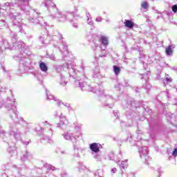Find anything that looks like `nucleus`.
Here are the masks:
<instances>
[{"instance_id":"nucleus-30","label":"nucleus","mask_w":177,"mask_h":177,"mask_svg":"<svg viewBox=\"0 0 177 177\" xmlns=\"http://www.w3.org/2000/svg\"><path fill=\"white\" fill-rule=\"evenodd\" d=\"M109 160H111V161H114L115 162H120V160H117L115 159V158H114V153H111L109 154Z\"/></svg>"},{"instance_id":"nucleus-60","label":"nucleus","mask_w":177,"mask_h":177,"mask_svg":"<svg viewBox=\"0 0 177 177\" xmlns=\"http://www.w3.org/2000/svg\"><path fill=\"white\" fill-rule=\"evenodd\" d=\"M144 77H145V74H142V77H141V80H143Z\"/></svg>"},{"instance_id":"nucleus-3","label":"nucleus","mask_w":177,"mask_h":177,"mask_svg":"<svg viewBox=\"0 0 177 177\" xmlns=\"http://www.w3.org/2000/svg\"><path fill=\"white\" fill-rule=\"evenodd\" d=\"M17 35H14L12 39V46L8 40L3 37H0V52H3V50H6V49H17L21 50V55H19L20 58L19 63L20 65L24 67V71L27 70V64H28V62L30 59H28V56L30 53H28V50L24 48L26 44L23 41H17Z\"/></svg>"},{"instance_id":"nucleus-48","label":"nucleus","mask_w":177,"mask_h":177,"mask_svg":"<svg viewBox=\"0 0 177 177\" xmlns=\"http://www.w3.org/2000/svg\"><path fill=\"white\" fill-rule=\"evenodd\" d=\"M86 16L87 19H91V14H89V12H86Z\"/></svg>"},{"instance_id":"nucleus-46","label":"nucleus","mask_w":177,"mask_h":177,"mask_svg":"<svg viewBox=\"0 0 177 177\" xmlns=\"http://www.w3.org/2000/svg\"><path fill=\"white\" fill-rule=\"evenodd\" d=\"M43 124L44 125H48V127H50V124L48 122V121L43 122Z\"/></svg>"},{"instance_id":"nucleus-19","label":"nucleus","mask_w":177,"mask_h":177,"mask_svg":"<svg viewBox=\"0 0 177 177\" xmlns=\"http://www.w3.org/2000/svg\"><path fill=\"white\" fill-rule=\"evenodd\" d=\"M8 134L5 131L0 129V138H1L3 142H8Z\"/></svg>"},{"instance_id":"nucleus-29","label":"nucleus","mask_w":177,"mask_h":177,"mask_svg":"<svg viewBox=\"0 0 177 177\" xmlns=\"http://www.w3.org/2000/svg\"><path fill=\"white\" fill-rule=\"evenodd\" d=\"M141 8L144 9V12H146V10L149 8V3L146 1H144L141 3Z\"/></svg>"},{"instance_id":"nucleus-10","label":"nucleus","mask_w":177,"mask_h":177,"mask_svg":"<svg viewBox=\"0 0 177 177\" xmlns=\"http://www.w3.org/2000/svg\"><path fill=\"white\" fill-rule=\"evenodd\" d=\"M65 66H66V71L68 70L70 77L77 78V72L75 71V68H74V63L69 61L68 62L65 63Z\"/></svg>"},{"instance_id":"nucleus-39","label":"nucleus","mask_w":177,"mask_h":177,"mask_svg":"<svg viewBox=\"0 0 177 177\" xmlns=\"http://www.w3.org/2000/svg\"><path fill=\"white\" fill-rule=\"evenodd\" d=\"M49 59L51 60H55V55L53 54H50L48 55Z\"/></svg>"},{"instance_id":"nucleus-22","label":"nucleus","mask_w":177,"mask_h":177,"mask_svg":"<svg viewBox=\"0 0 177 177\" xmlns=\"http://www.w3.org/2000/svg\"><path fill=\"white\" fill-rule=\"evenodd\" d=\"M58 82L59 85H62L63 86L67 85V80H66V77L63 75H60V78L58 80Z\"/></svg>"},{"instance_id":"nucleus-52","label":"nucleus","mask_w":177,"mask_h":177,"mask_svg":"<svg viewBox=\"0 0 177 177\" xmlns=\"http://www.w3.org/2000/svg\"><path fill=\"white\" fill-rule=\"evenodd\" d=\"M48 143H53V140H52L50 138H48Z\"/></svg>"},{"instance_id":"nucleus-11","label":"nucleus","mask_w":177,"mask_h":177,"mask_svg":"<svg viewBox=\"0 0 177 177\" xmlns=\"http://www.w3.org/2000/svg\"><path fill=\"white\" fill-rule=\"evenodd\" d=\"M56 116L59 115V118L60 119L59 122L57 124V128H59V129H64V127L66 125H68V120H67V116L59 114L55 115Z\"/></svg>"},{"instance_id":"nucleus-41","label":"nucleus","mask_w":177,"mask_h":177,"mask_svg":"<svg viewBox=\"0 0 177 177\" xmlns=\"http://www.w3.org/2000/svg\"><path fill=\"white\" fill-rule=\"evenodd\" d=\"M102 20H103V19L101 17H98L95 19V21L97 22H100V21H102Z\"/></svg>"},{"instance_id":"nucleus-25","label":"nucleus","mask_w":177,"mask_h":177,"mask_svg":"<svg viewBox=\"0 0 177 177\" xmlns=\"http://www.w3.org/2000/svg\"><path fill=\"white\" fill-rule=\"evenodd\" d=\"M124 26L125 27H127V28H133L135 24H133V22L129 19H126L124 21Z\"/></svg>"},{"instance_id":"nucleus-59","label":"nucleus","mask_w":177,"mask_h":177,"mask_svg":"<svg viewBox=\"0 0 177 177\" xmlns=\"http://www.w3.org/2000/svg\"><path fill=\"white\" fill-rule=\"evenodd\" d=\"M55 48H60L58 45H57V46H55Z\"/></svg>"},{"instance_id":"nucleus-54","label":"nucleus","mask_w":177,"mask_h":177,"mask_svg":"<svg viewBox=\"0 0 177 177\" xmlns=\"http://www.w3.org/2000/svg\"><path fill=\"white\" fill-rule=\"evenodd\" d=\"M1 68H2L3 71H4V73L6 71L5 70V66H1Z\"/></svg>"},{"instance_id":"nucleus-23","label":"nucleus","mask_w":177,"mask_h":177,"mask_svg":"<svg viewBox=\"0 0 177 177\" xmlns=\"http://www.w3.org/2000/svg\"><path fill=\"white\" fill-rule=\"evenodd\" d=\"M174 48H175V46L174 45H170L167 48H166V50H165L166 55L167 56H172V53H174V50H172V49H174Z\"/></svg>"},{"instance_id":"nucleus-13","label":"nucleus","mask_w":177,"mask_h":177,"mask_svg":"<svg viewBox=\"0 0 177 177\" xmlns=\"http://www.w3.org/2000/svg\"><path fill=\"white\" fill-rule=\"evenodd\" d=\"M89 147L90 150H91V151L93 153H97L99 151H100V145L96 142L90 144Z\"/></svg>"},{"instance_id":"nucleus-37","label":"nucleus","mask_w":177,"mask_h":177,"mask_svg":"<svg viewBox=\"0 0 177 177\" xmlns=\"http://www.w3.org/2000/svg\"><path fill=\"white\" fill-rule=\"evenodd\" d=\"M174 157H177V148L174 149L172 153Z\"/></svg>"},{"instance_id":"nucleus-62","label":"nucleus","mask_w":177,"mask_h":177,"mask_svg":"<svg viewBox=\"0 0 177 177\" xmlns=\"http://www.w3.org/2000/svg\"><path fill=\"white\" fill-rule=\"evenodd\" d=\"M21 10H24V8L23 7H21Z\"/></svg>"},{"instance_id":"nucleus-38","label":"nucleus","mask_w":177,"mask_h":177,"mask_svg":"<svg viewBox=\"0 0 177 177\" xmlns=\"http://www.w3.org/2000/svg\"><path fill=\"white\" fill-rule=\"evenodd\" d=\"M113 114L115 115V117H116V118H118V115H119V113H118V111H113Z\"/></svg>"},{"instance_id":"nucleus-31","label":"nucleus","mask_w":177,"mask_h":177,"mask_svg":"<svg viewBox=\"0 0 177 177\" xmlns=\"http://www.w3.org/2000/svg\"><path fill=\"white\" fill-rule=\"evenodd\" d=\"M56 114H57V116H56ZM60 114H61V116H62L63 115V113H62V111H56L55 112V113H54V117H55V118H59V115H60Z\"/></svg>"},{"instance_id":"nucleus-35","label":"nucleus","mask_w":177,"mask_h":177,"mask_svg":"<svg viewBox=\"0 0 177 177\" xmlns=\"http://www.w3.org/2000/svg\"><path fill=\"white\" fill-rule=\"evenodd\" d=\"M87 24H89V26H92V24H93V21H92V18L87 19Z\"/></svg>"},{"instance_id":"nucleus-2","label":"nucleus","mask_w":177,"mask_h":177,"mask_svg":"<svg viewBox=\"0 0 177 177\" xmlns=\"http://www.w3.org/2000/svg\"><path fill=\"white\" fill-rule=\"evenodd\" d=\"M82 70L83 74L80 79L77 78L78 80L75 81V85L77 88H81L82 91H88L89 92L97 93V95L100 96V100L103 107H109V109H113L114 103L117 102V99L113 97L110 95L104 94V91L100 89V86H99V84L93 88L91 85L84 83L82 80H85V78L88 79L89 74L88 73V70H89V68L86 66H82Z\"/></svg>"},{"instance_id":"nucleus-5","label":"nucleus","mask_w":177,"mask_h":177,"mask_svg":"<svg viewBox=\"0 0 177 177\" xmlns=\"http://www.w3.org/2000/svg\"><path fill=\"white\" fill-rule=\"evenodd\" d=\"M45 6L48 8V10L50 12L51 17L54 19H57V21L61 23H64V21H71L74 15L68 12H62L60 10H57L56 8V4L52 2V0H45Z\"/></svg>"},{"instance_id":"nucleus-20","label":"nucleus","mask_w":177,"mask_h":177,"mask_svg":"<svg viewBox=\"0 0 177 177\" xmlns=\"http://www.w3.org/2000/svg\"><path fill=\"white\" fill-rule=\"evenodd\" d=\"M39 68L41 70V71H42V73H48V65H46V64L45 62H39Z\"/></svg>"},{"instance_id":"nucleus-6","label":"nucleus","mask_w":177,"mask_h":177,"mask_svg":"<svg viewBox=\"0 0 177 177\" xmlns=\"http://www.w3.org/2000/svg\"><path fill=\"white\" fill-rule=\"evenodd\" d=\"M63 138L65 139V140H69L70 142H72L73 144V148L75 150L77 149V147L75 146V143H77V140L80 136H82V133L80 132L71 133L70 131H66L62 134Z\"/></svg>"},{"instance_id":"nucleus-58","label":"nucleus","mask_w":177,"mask_h":177,"mask_svg":"<svg viewBox=\"0 0 177 177\" xmlns=\"http://www.w3.org/2000/svg\"><path fill=\"white\" fill-rule=\"evenodd\" d=\"M75 157H80V153H77L75 154Z\"/></svg>"},{"instance_id":"nucleus-44","label":"nucleus","mask_w":177,"mask_h":177,"mask_svg":"<svg viewBox=\"0 0 177 177\" xmlns=\"http://www.w3.org/2000/svg\"><path fill=\"white\" fill-rule=\"evenodd\" d=\"M173 104H174V106H177V99H176V98H174V99Z\"/></svg>"},{"instance_id":"nucleus-55","label":"nucleus","mask_w":177,"mask_h":177,"mask_svg":"<svg viewBox=\"0 0 177 177\" xmlns=\"http://www.w3.org/2000/svg\"><path fill=\"white\" fill-rule=\"evenodd\" d=\"M124 82H125V86H129V84H128V82L125 81Z\"/></svg>"},{"instance_id":"nucleus-18","label":"nucleus","mask_w":177,"mask_h":177,"mask_svg":"<svg viewBox=\"0 0 177 177\" xmlns=\"http://www.w3.org/2000/svg\"><path fill=\"white\" fill-rule=\"evenodd\" d=\"M45 168L47 169V172L48 174H52L53 171H59V169L52 166L51 165H49L48 163H46L44 165Z\"/></svg>"},{"instance_id":"nucleus-50","label":"nucleus","mask_w":177,"mask_h":177,"mask_svg":"<svg viewBox=\"0 0 177 177\" xmlns=\"http://www.w3.org/2000/svg\"><path fill=\"white\" fill-rule=\"evenodd\" d=\"M74 28H78V25L77 24H73Z\"/></svg>"},{"instance_id":"nucleus-42","label":"nucleus","mask_w":177,"mask_h":177,"mask_svg":"<svg viewBox=\"0 0 177 177\" xmlns=\"http://www.w3.org/2000/svg\"><path fill=\"white\" fill-rule=\"evenodd\" d=\"M147 86H145V89H147V90L150 89L151 86H150V84H149L148 82H147Z\"/></svg>"},{"instance_id":"nucleus-28","label":"nucleus","mask_w":177,"mask_h":177,"mask_svg":"<svg viewBox=\"0 0 177 177\" xmlns=\"http://www.w3.org/2000/svg\"><path fill=\"white\" fill-rule=\"evenodd\" d=\"M120 167L122 169H125V168H128V160L122 161Z\"/></svg>"},{"instance_id":"nucleus-64","label":"nucleus","mask_w":177,"mask_h":177,"mask_svg":"<svg viewBox=\"0 0 177 177\" xmlns=\"http://www.w3.org/2000/svg\"><path fill=\"white\" fill-rule=\"evenodd\" d=\"M140 139H142V137H139L138 140H140Z\"/></svg>"},{"instance_id":"nucleus-32","label":"nucleus","mask_w":177,"mask_h":177,"mask_svg":"<svg viewBox=\"0 0 177 177\" xmlns=\"http://www.w3.org/2000/svg\"><path fill=\"white\" fill-rule=\"evenodd\" d=\"M7 27L6 21L3 19L0 20V27Z\"/></svg>"},{"instance_id":"nucleus-17","label":"nucleus","mask_w":177,"mask_h":177,"mask_svg":"<svg viewBox=\"0 0 177 177\" xmlns=\"http://www.w3.org/2000/svg\"><path fill=\"white\" fill-rule=\"evenodd\" d=\"M77 168L79 172H82V171H84L86 174H91V172H89V169H88V168L84 165V163L81 162H79Z\"/></svg>"},{"instance_id":"nucleus-27","label":"nucleus","mask_w":177,"mask_h":177,"mask_svg":"<svg viewBox=\"0 0 177 177\" xmlns=\"http://www.w3.org/2000/svg\"><path fill=\"white\" fill-rule=\"evenodd\" d=\"M113 73H115V75H120V73H121V68L117 65H114L113 66Z\"/></svg>"},{"instance_id":"nucleus-26","label":"nucleus","mask_w":177,"mask_h":177,"mask_svg":"<svg viewBox=\"0 0 177 177\" xmlns=\"http://www.w3.org/2000/svg\"><path fill=\"white\" fill-rule=\"evenodd\" d=\"M93 78H97V80H102V78H103V76H102V75H100V71H99V70H95L93 72Z\"/></svg>"},{"instance_id":"nucleus-45","label":"nucleus","mask_w":177,"mask_h":177,"mask_svg":"<svg viewBox=\"0 0 177 177\" xmlns=\"http://www.w3.org/2000/svg\"><path fill=\"white\" fill-rule=\"evenodd\" d=\"M144 109L147 113H151V109H149V108H146V109L144 108Z\"/></svg>"},{"instance_id":"nucleus-8","label":"nucleus","mask_w":177,"mask_h":177,"mask_svg":"<svg viewBox=\"0 0 177 177\" xmlns=\"http://www.w3.org/2000/svg\"><path fill=\"white\" fill-rule=\"evenodd\" d=\"M138 152L140 158H142V160H144L146 164L149 165V161L151 160V158H150V156H149V149L147 148V147L144 146L141 148H139Z\"/></svg>"},{"instance_id":"nucleus-14","label":"nucleus","mask_w":177,"mask_h":177,"mask_svg":"<svg viewBox=\"0 0 177 177\" xmlns=\"http://www.w3.org/2000/svg\"><path fill=\"white\" fill-rule=\"evenodd\" d=\"M28 160H32V155L28 151H24L21 156V160L27 161Z\"/></svg>"},{"instance_id":"nucleus-4","label":"nucleus","mask_w":177,"mask_h":177,"mask_svg":"<svg viewBox=\"0 0 177 177\" xmlns=\"http://www.w3.org/2000/svg\"><path fill=\"white\" fill-rule=\"evenodd\" d=\"M17 6L16 3H9L7 2L3 4L1 10H5L7 13V15L10 17L12 21L13 26H16L18 27L19 31L23 30V26L21 23V13L17 12L15 11V8Z\"/></svg>"},{"instance_id":"nucleus-43","label":"nucleus","mask_w":177,"mask_h":177,"mask_svg":"<svg viewBox=\"0 0 177 177\" xmlns=\"http://www.w3.org/2000/svg\"><path fill=\"white\" fill-rule=\"evenodd\" d=\"M142 133H143V131H142V130H140V129L137 130V134L138 135H142Z\"/></svg>"},{"instance_id":"nucleus-21","label":"nucleus","mask_w":177,"mask_h":177,"mask_svg":"<svg viewBox=\"0 0 177 177\" xmlns=\"http://www.w3.org/2000/svg\"><path fill=\"white\" fill-rule=\"evenodd\" d=\"M7 151L9 152L11 156H16L17 154V151L16 149V147H8Z\"/></svg>"},{"instance_id":"nucleus-34","label":"nucleus","mask_w":177,"mask_h":177,"mask_svg":"<svg viewBox=\"0 0 177 177\" xmlns=\"http://www.w3.org/2000/svg\"><path fill=\"white\" fill-rule=\"evenodd\" d=\"M171 10H172V12H174V13H176V12H177V5L172 6Z\"/></svg>"},{"instance_id":"nucleus-15","label":"nucleus","mask_w":177,"mask_h":177,"mask_svg":"<svg viewBox=\"0 0 177 177\" xmlns=\"http://www.w3.org/2000/svg\"><path fill=\"white\" fill-rule=\"evenodd\" d=\"M54 68L57 73H63V71H66L67 66H66V64H64L63 66L56 65Z\"/></svg>"},{"instance_id":"nucleus-33","label":"nucleus","mask_w":177,"mask_h":177,"mask_svg":"<svg viewBox=\"0 0 177 177\" xmlns=\"http://www.w3.org/2000/svg\"><path fill=\"white\" fill-rule=\"evenodd\" d=\"M165 81H167V82H172V78L169 77V75H165Z\"/></svg>"},{"instance_id":"nucleus-63","label":"nucleus","mask_w":177,"mask_h":177,"mask_svg":"<svg viewBox=\"0 0 177 177\" xmlns=\"http://www.w3.org/2000/svg\"><path fill=\"white\" fill-rule=\"evenodd\" d=\"M99 46V45L96 44L95 45V48H97Z\"/></svg>"},{"instance_id":"nucleus-47","label":"nucleus","mask_w":177,"mask_h":177,"mask_svg":"<svg viewBox=\"0 0 177 177\" xmlns=\"http://www.w3.org/2000/svg\"><path fill=\"white\" fill-rule=\"evenodd\" d=\"M75 129H80L81 127V125H78L77 123H75Z\"/></svg>"},{"instance_id":"nucleus-24","label":"nucleus","mask_w":177,"mask_h":177,"mask_svg":"<svg viewBox=\"0 0 177 177\" xmlns=\"http://www.w3.org/2000/svg\"><path fill=\"white\" fill-rule=\"evenodd\" d=\"M62 46H63V50H60V52L62 53L63 58L64 59V57H66L67 55H68V50L67 48V44H64Z\"/></svg>"},{"instance_id":"nucleus-1","label":"nucleus","mask_w":177,"mask_h":177,"mask_svg":"<svg viewBox=\"0 0 177 177\" xmlns=\"http://www.w3.org/2000/svg\"><path fill=\"white\" fill-rule=\"evenodd\" d=\"M6 88L3 86L0 87V95L5 91ZM11 96L7 97L6 102L3 100V99L0 95V109L2 108V106L5 104V108L7 110L8 114H9L12 122L9 123V135L10 136H12L17 142L20 140L23 142L21 140V135H25L26 131H23L24 128H20V125H27V122L23 119V118H19V111H17V107L14 104L16 103V99L13 97V94L12 91H10Z\"/></svg>"},{"instance_id":"nucleus-40","label":"nucleus","mask_w":177,"mask_h":177,"mask_svg":"<svg viewBox=\"0 0 177 177\" xmlns=\"http://www.w3.org/2000/svg\"><path fill=\"white\" fill-rule=\"evenodd\" d=\"M111 172V174H115V172H117V169L115 167L112 168Z\"/></svg>"},{"instance_id":"nucleus-57","label":"nucleus","mask_w":177,"mask_h":177,"mask_svg":"<svg viewBox=\"0 0 177 177\" xmlns=\"http://www.w3.org/2000/svg\"><path fill=\"white\" fill-rule=\"evenodd\" d=\"M95 158H96L97 160L99 158V156L97 155H95L94 156Z\"/></svg>"},{"instance_id":"nucleus-61","label":"nucleus","mask_w":177,"mask_h":177,"mask_svg":"<svg viewBox=\"0 0 177 177\" xmlns=\"http://www.w3.org/2000/svg\"><path fill=\"white\" fill-rule=\"evenodd\" d=\"M136 93H138L139 92V91L138 89H136Z\"/></svg>"},{"instance_id":"nucleus-36","label":"nucleus","mask_w":177,"mask_h":177,"mask_svg":"<svg viewBox=\"0 0 177 177\" xmlns=\"http://www.w3.org/2000/svg\"><path fill=\"white\" fill-rule=\"evenodd\" d=\"M48 136H53V130L52 129H50L48 131Z\"/></svg>"},{"instance_id":"nucleus-49","label":"nucleus","mask_w":177,"mask_h":177,"mask_svg":"<svg viewBox=\"0 0 177 177\" xmlns=\"http://www.w3.org/2000/svg\"><path fill=\"white\" fill-rule=\"evenodd\" d=\"M61 154H67V152L66 151H60Z\"/></svg>"},{"instance_id":"nucleus-9","label":"nucleus","mask_w":177,"mask_h":177,"mask_svg":"<svg viewBox=\"0 0 177 177\" xmlns=\"http://www.w3.org/2000/svg\"><path fill=\"white\" fill-rule=\"evenodd\" d=\"M100 48L104 53L103 55H99V57H105L106 56V48L109 46V37L106 36H101L100 37Z\"/></svg>"},{"instance_id":"nucleus-16","label":"nucleus","mask_w":177,"mask_h":177,"mask_svg":"<svg viewBox=\"0 0 177 177\" xmlns=\"http://www.w3.org/2000/svg\"><path fill=\"white\" fill-rule=\"evenodd\" d=\"M156 13L158 15H160V17H162V19H163L165 20V21L167 20V19H168L169 17V12L165 10L163 12H160L158 10H156Z\"/></svg>"},{"instance_id":"nucleus-53","label":"nucleus","mask_w":177,"mask_h":177,"mask_svg":"<svg viewBox=\"0 0 177 177\" xmlns=\"http://www.w3.org/2000/svg\"><path fill=\"white\" fill-rule=\"evenodd\" d=\"M23 142L24 145H28V143H30V142H28V141H26L25 142Z\"/></svg>"},{"instance_id":"nucleus-12","label":"nucleus","mask_w":177,"mask_h":177,"mask_svg":"<svg viewBox=\"0 0 177 177\" xmlns=\"http://www.w3.org/2000/svg\"><path fill=\"white\" fill-rule=\"evenodd\" d=\"M46 92L47 100H54V102H57V106L59 107H63V106H65V107H68V108L70 107V104H64V103L62 102V101L59 100H56V97H55L53 95L50 94V92L48 91V90H46Z\"/></svg>"},{"instance_id":"nucleus-56","label":"nucleus","mask_w":177,"mask_h":177,"mask_svg":"<svg viewBox=\"0 0 177 177\" xmlns=\"http://www.w3.org/2000/svg\"><path fill=\"white\" fill-rule=\"evenodd\" d=\"M171 115H172L171 113H167V117H171Z\"/></svg>"},{"instance_id":"nucleus-7","label":"nucleus","mask_w":177,"mask_h":177,"mask_svg":"<svg viewBox=\"0 0 177 177\" xmlns=\"http://www.w3.org/2000/svg\"><path fill=\"white\" fill-rule=\"evenodd\" d=\"M30 13L31 15L28 19L30 23H32L33 24H40L41 26H44V24H46L45 21H44V17L39 16V13H38L37 10L33 9L30 10Z\"/></svg>"},{"instance_id":"nucleus-51","label":"nucleus","mask_w":177,"mask_h":177,"mask_svg":"<svg viewBox=\"0 0 177 177\" xmlns=\"http://www.w3.org/2000/svg\"><path fill=\"white\" fill-rule=\"evenodd\" d=\"M40 40L41 41L43 45H45V41H44V39H42V37H40Z\"/></svg>"}]
</instances>
